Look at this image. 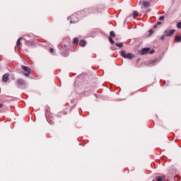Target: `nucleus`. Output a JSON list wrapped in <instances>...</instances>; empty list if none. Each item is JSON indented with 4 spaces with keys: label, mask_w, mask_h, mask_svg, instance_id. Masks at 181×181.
Returning <instances> with one entry per match:
<instances>
[{
    "label": "nucleus",
    "mask_w": 181,
    "mask_h": 181,
    "mask_svg": "<svg viewBox=\"0 0 181 181\" xmlns=\"http://www.w3.org/2000/svg\"><path fill=\"white\" fill-rule=\"evenodd\" d=\"M16 84L20 87H23V86H26V83L25 82V80L22 78L18 79L16 81Z\"/></svg>",
    "instance_id": "obj_4"
},
{
    "label": "nucleus",
    "mask_w": 181,
    "mask_h": 181,
    "mask_svg": "<svg viewBox=\"0 0 181 181\" xmlns=\"http://www.w3.org/2000/svg\"><path fill=\"white\" fill-rule=\"evenodd\" d=\"M163 19H165V16H160L159 18V21H163Z\"/></svg>",
    "instance_id": "obj_19"
},
{
    "label": "nucleus",
    "mask_w": 181,
    "mask_h": 181,
    "mask_svg": "<svg viewBox=\"0 0 181 181\" xmlns=\"http://www.w3.org/2000/svg\"><path fill=\"white\" fill-rule=\"evenodd\" d=\"M79 45H80V46H81L82 47H84V46H86V41H84V40H81L80 42H79Z\"/></svg>",
    "instance_id": "obj_9"
},
{
    "label": "nucleus",
    "mask_w": 181,
    "mask_h": 181,
    "mask_svg": "<svg viewBox=\"0 0 181 181\" xmlns=\"http://www.w3.org/2000/svg\"><path fill=\"white\" fill-rule=\"evenodd\" d=\"M154 50H151V52H150V53H151V54H152V53H154Z\"/></svg>",
    "instance_id": "obj_27"
},
{
    "label": "nucleus",
    "mask_w": 181,
    "mask_h": 181,
    "mask_svg": "<svg viewBox=\"0 0 181 181\" xmlns=\"http://www.w3.org/2000/svg\"><path fill=\"white\" fill-rule=\"evenodd\" d=\"M21 69H23V71H25L24 76L25 77H29L30 76V72L32 71L30 68H29L25 65H22Z\"/></svg>",
    "instance_id": "obj_2"
},
{
    "label": "nucleus",
    "mask_w": 181,
    "mask_h": 181,
    "mask_svg": "<svg viewBox=\"0 0 181 181\" xmlns=\"http://www.w3.org/2000/svg\"><path fill=\"white\" fill-rule=\"evenodd\" d=\"M175 32H176L175 30H166L164 31V35L167 37L173 36L175 34Z\"/></svg>",
    "instance_id": "obj_3"
},
{
    "label": "nucleus",
    "mask_w": 181,
    "mask_h": 181,
    "mask_svg": "<svg viewBox=\"0 0 181 181\" xmlns=\"http://www.w3.org/2000/svg\"><path fill=\"white\" fill-rule=\"evenodd\" d=\"M165 179H166L165 175H161V176H158L156 177L154 180L152 181H165Z\"/></svg>",
    "instance_id": "obj_5"
},
{
    "label": "nucleus",
    "mask_w": 181,
    "mask_h": 181,
    "mask_svg": "<svg viewBox=\"0 0 181 181\" xmlns=\"http://www.w3.org/2000/svg\"><path fill=\"white\" fill-rule=\"evenodd\" d=\"M157 25H162V23H160V21L157 23Z\"/></svg>",
    "instance_id": "obj_26"
},
{
    "label": "nucleus",
    "mask_w": 181,
    "mask_h": 181,
    "mask_svg": "<svg viewBox=\"0 0 181 181\" xmlns=\"http://www.w3.org/2000/svg\"><path fill=\"white\" fill-rule=\"evenodd\" d=\"M177 28L178 29H181V22H179V23H177Z\"/></svg>",
    "instance_id": "obj_15"
},
{
    "label": "nucleus",
    "mask_w": 181,
    "mask_h": 181,
    "mask_svg": "<svg viewBox=\"0 0 181 181\" xmlns=\"http://www.w3.org/2000/svg\"><path fill=\"white\" fill-rule=\"evenodd\" d=\"M110 35L111 37H114L115 36V33H114V31H111L110 33Z\"/></svg>",
    "instance_id": "obj_13"
},
{
    "label": "nucleus",
    "mask_w": 181,
    "mask_h": 181,
    "mask_svg": "<svg viewBox=\"0 0 181 181\" xmlns=\"http://www.w3.org/2000/svg\"><path fill=\"white\" fill-rule=\"evenodd\" d=\"M109 42H110V43H112V44H114V40H112V38H111V37H109Z\"/></svg>",
    "instance_id": "obj_16"
},
{
    "label": "nucleus",
    "mask_w": 181,
    "mask_h": 181,
    "mask_svg": "<svg viewBox=\"0 0 181 181\" xmlns=\"http://www.w3.org/2000/svg\"><path fill=\"white\" fill-rule=\"evenodd\" d=\"M76 22H78V21H70V23H76Z\"/></svg>",
    "instance_id": "obj_20"
},
{
    "label": "nucleus",
    "mask_w": 181,
    "mask_h": 181,
    "mask_svg": "<svg viewBox=\"0 0 181 181\" xmlns=\"http://www.w3.org/2000/svg\"><path fill=\"white\" fill-rule=\"evenodd\" d=\"M149 35H153V30H149Z\"/></svg>",
    "instance_id": "obj_17"
},
{
    "label": "nucleus",
    "mask_w": 181,
    "mask_h": 181,
    "mask_svg": "<svg viewBox=\"0 0 181 181\" xmlns=\"http://www.w3.org/2000/svg\"><path fill=\"white\" fill-rule=\"evenodd\" d=\"M115 46L117 47H124V43L120 42V43H115Z\"/></svg>",
    "instance_id": "obj_11"
},
{
    "label": "nucleus",
    "mask_w": 181,
    "mask_h": 181,
    "mask_svg": "<svg viewBox=\"0 0 181 181\" xmlns=\"http://www.w3.org/2000/svg\"><path fill=\"white\" fill-rule=\"evenodd\" d=\"M21 40H22V37H20L16 42V47H19V46H21Z\"/></svg>",
    "instance_id": "obj_10"
},
{
    "label": "nucleus",
    "mask_w": 181,
    "mask_h": 181,
    "mask_svg": "<svg viewBox=\"0 0 181 181\" xmlns=\"http://www.w3.org/2000/svg\"><path fill=\"white\" fill-rule=\"evenodd\" d=\"M152 63H156V59H153V60L152 61Z\"/></svg>",
    "instance_id": "obj_25"
},
{
    "label": "nucleus",
    "mask_w": 181,
    "mask_h": 181,
    "mask_svg": "<svg viewBox=\"0 0 181 181\" xmlns=\"http://www.w3.org/2000/svg\"><path fill=\"white\" fill-rule=\"evenodd\" d=\"M158 28V25H154V28Z\"/></svg>",
    "instance_id": "obj_28"
},
{
    "label": "nucleus",
    "mask_w": 181,
    "mask_h": 181,
    "mask_svg": "<svg viewBox=\"0 0 181 181\" xmlns=\"http://www.w3.org/2000/svg\"><path fill=\"white\" fill-rule=\"evenodd\" d=\"M146 12V13H149V12H151V8H148Z\"/></svg>",
    "instance_id": "obj_21"
},
{
    "label": "nucleus",
    "mask_w": 181,
    "mask_h": 181,
    "mask_svg": "<svg viewBox=\"0 0 181 181\" xmlns=\"http://www.w3.org/2000/svg\"><path fill=\"white\" fill-rule=\"evenodd\" d=\"M151 48H143L141 51V54H148Z\"/></svg>",
    "instance_id": "obj_7"
},
{
    "label": "nucleus",
    "mask_w": 181,
    "mask_h": 181,
    "mask_svg": "<svg viewBox=\"0 0 181 181\" xmlns=\"http://www.w3.org/2000/svg\"><path fill=\"white\" fill-rule=\"evenodd\" d=\"M49 52H50L51 53H53V52H54L53 48H50V49H49Z\"/></svg>",
    "instance_id": "obj_22"
},
{
    "label": "nucleus",
    "mask_w": 181,
    "mask_h": 181,
    "mask_svg": "<svg viewBox=\"0 0 181 181\" xmlns=\"http://www.w3.org/2000/svg\"><path fill=\"white\" fill-rule=\"evenodd\" d=\"M9 81V75L8 74H5L2 77V81L4 83H7Z\"/></svg>",
    "instance_id": "obj_6"
},
{
    "label": "nucleus",
    "mask_w": 181,
    "mask_h": 181,
    "mask_svg": "<svg viewBox=\"0 0 181 181\" xmlns=\"http://www.w3.org/2000/svg\"><path fill=\"white\" fill-rule=\"evenodd\" d=\"M121 57H124V59H128L129 60H132L134 57H135V55L131 53H127L124 50L120 52Z\"/></svg>",
    "instance_id": "obj_1"
},
{
    "label": "nucleus",
    "mask_w": 181,
    "mask_h": 181,
    "mask_svg": "<svg viewBox=\"0 0 181 181\" xmlns=\"http://www.w3.org/2000/svg\"><path fill=\"white\" fill-rule=\"evenodd\" d=\"M165 36H166V35H162L161 37H160V40H165Z\"/></svg>",
    "instance_id": "obj_18"
},
{
    "label": "nucleus",
    "mask_w": 181,
    "mask_h": 181,
    "mask_svg": "<svg viewBox=\"0 0 181 181\" xmlns=\"http://www.w3.org/2000/svg\"><path fill=\"white\" fill-rule=\"evenodd\" d=\"M133 18L135 19V18H138V12L134 11L133 12Z\"/></svg>",
    "instance_id": "obj_12"
},
{
    "label": "nucleus",
    "mask_w": 181,
    "mask_h": 181,
    "mask_svg": "<svg viewBox=\"0 0 181 181\" xmlns=\"http://www.w3.org/2000/svg\"><path fill=\"white\" fill-rule=\"evenodd\" d=\"M76 15H73L72 16V19H74V18H76Z\"/></svg>",
    "instance_id": "obj_24"
},
{
    "label": "nucleus",
    "mask_w": 181,
    "mask_h": 181,
    "mask_svg": "<svg viewBox=\"0 0 181 181\" xmlns=\"http://www.w3.org/2000/svg\"><path fill=\"white\" fill-rule=\"evenodd\" d=\"M142 5L144 6V8H148V6L151 5V0L143 1Z\"/></svg>",
    "instance_id": "obj_8"
},
{
    "label": "nucleus",
    "mask_w": 181,
    "mask_h": 181,
    "mask_svg": "<svg viewBox=\"0 0 181 181\" xmlns=\"http://www.w3.org/2000/svg\"><path fill=\"white\" fill-rule=\"evenodd\" d=\"M78 38L77 37H75L73 40V43L76 44V43H78Z\"/></svg>",
    "instance_id": "obj_14"
},
{
    "label": "nucleus",
    "mask_w": 181,
    "mask_h": 181,
    "mask_svg": "<svg viewBox=\"0 0 181 181\" xmlns=\"http://www.w3.org/2000/svg\"><path fill=\"white\" fill-rule=\"evenodd\" d=\"M2 107H4V104L0 103V108H2Z\"/></svg>",
    "instance_id": "obj_23"
}]
</instances>
